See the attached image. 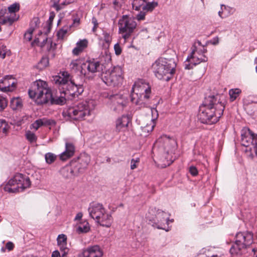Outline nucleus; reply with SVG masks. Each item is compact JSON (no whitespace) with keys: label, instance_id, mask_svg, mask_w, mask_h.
I'll return each mask as SVG.
<instances>
[{"label":"nucleus","instance_id":"3","mask_svg":"<svg viewBox=\"0 0 257 257\" xmlns=\"http://www.w3.org/2000/svg\"><path fill=\"white\" fill-rule=\"evenodd\" d=\"M176 63L173 59L161 58L153 64L152 67L155 76L159 79L169 81L175 72Z\"/></svg>","mask_w":257,"mask_h":257},{"label":"nucleus","instance_id":"1","mask_svg":"<svg viewBox=\"0 0 257 257\" xmlns=\"http://www.w3.org/2000/svg\"><path fill=\"white\" fill-rule=\"evenodd\" d=\"M219 97V95L208 96L205 103L200 107L198 117L202 123H216L222 115L224 105L218 99Z\"/></svg>","mask_w":257,"mask_h":257},{"label":"nucleus","instance_id":"46","mask_svg":"<svg viewBox=\"0 0 257 257\" xmlns=\"http://www.w3.org/2000/svg\"><path fill=\"white\" fill-rule=\"evenodd\" d=\"M115 53L116 55H119L121 53V48L118 43H116L114 46Z\"/></svg>","mask_w":257,"mask_h":257},{"label":"nucleus","instance_id":"29","mask_svg":"<svg viewBox=\"0 0 257 257\" xmlns=\"http://www.w3.org/2000/svg\"><path fill=\"white\" fill-rule=\"evenodd\" d=\"M84 59H78L72 60L70 64V68L75 72H79L81 74L82 65Z\"/></svg>","mask_w":257,"mask_h":257},{"label":"nucleus","instance_id":"35","mask_svg":"<svg viewBox=\"0 0 257 257\" xmlns=\"http://www.w3.org/2000/svg\"><path fill=\"white\" fill-rule=\"evenodd\" d=\"M48 64V59L47 58H42L38 64L35 66V67L39 70H42L46 68Z\"/></svg>","mask_w":257,"mask_h":257},{"label":"nucleus","instance_id":"34","mask_svg":"<svg viewBox=\"0 0 257 257\" xmlns=\"http://www.w3.org/2000/svg\"><path fill=\"white\" fill-rule=\"evenodd\" d=\"M90 229L89 223L84 221L81 223L77 227L76 231L79 233L87 232Z\"/></svg>","mask_w":257,"mask_h":257},{"label":"nucleus","instance_id":"23","mask_svg":"<svg viewBox=\"0 0 257 257\" xmlns=\"http://www.w3.org/2000/svg\"><path fill=\"white\" fill-rule=\"evenodd\" d=\"M56 122L53 119H49L46 118L39 119L35 120L31 125V129L34 130L35 131L42 126H48V125H55Z\"/></svg>","mask_w":257,"mask_h":257},{"label":"nucleus","instance_id":"4","mask_svg":"<svg viewBox=\"0 0 257 257\" xmlns=\"http://www.w3.org/2000/svg\"><path fill=\"white\" fill-rule=\"evenodd\" d=\"M29 94L40 104L48 103V100L51 98V91L47 83L41 80H37L33 83Z\"/></svg>","mask_w":257,"mask_h":257},{"label":"nucleus","instance_id":"9","mask_svg":"<svg viewBox=\"0 0 257 257\" xmlns=\"http://www.w3.org/2000/svg\"><path fill=\"white\" fill-rule=\"evenodd\" d=\"M31 185L29 177L18 173L11 179L5 186L4 189L9 193L22 192Z\"/></svg>","mask_w":257,"mask_h":257},{"label":"nucleus","instance_id":"55","mask_svg":"<svg viewBox=\"0 0 257 257\" xmlns=\"http://www.w3.org/2000/svg\"><path fill=\"white\" fill-rule=\"evenodd\" d=\"M68 3H66V2H63L62 3H61L60 4H59V6H62V9H63L65 6L67 5Z\"/></svg>","mask_w":257,"mask_h":257},{"label":"nucleus","instance_id":"59","mask_svg":"<svg viewBox=\"0 0 257 257\" xmlns=\"http://www.w3.org/2000/svg\"><path fill=\"white\" fill-rule=\"evenodd\" d=\"M118 0H114V4H116L118 3Z\"/></svg>","mask_w":257,"mask_h":257},{"label":"nucleus","instance_id":"58","mask_svg":"<svg viewBox=\"0 0 257 257\" xmlns=\"http://www.w3.org/2000/svg\"><path fill=\"white\" fill-rule=\"evenodd\" d=\"M249 157L251 158V159H252L253 157V155L252 154H250L249 155Z\"/></svg>","mask_w":257,"mask_h":257},{"label":"nucleus","instance_id":"17","mask_svg":"<svg viewBox=\"0 0 257 257\" xmlns=\"http://www.w3.org/2000/svg\"><path fill=\"white\" fill-rule=\"evenodd\" d=\"M235 240L239 242L240 247L244 248L249 246L253 242V235L249 232H238L236 234Z\"/></svg>","mask_w":257,"mask_h":257},{"label":"nucleus","instance_id":"44","mask_svg":"<svg viewBox=\"0 0 257 257\" xmlns=\"http://www.w3.org/2000/svg\"><path fill=\"white\" fill-rule=\"evenodd\" d=\"M60 0H51L52 4V7L54 8L57 11H59L62 9V6L59 5Z\"/></svg>","mask_w":257,"mask_h":257},{"label":"nucleus","instance_id":"24","mask_svg":"<svg viewBox=\"0 0 257 257\" xmlns=\"http://www.w3.org/2000/svg\"><path fill=\"white\" fill-rule=\"evenodd\" d=\"M75 152V147L70 143H66L65 144V151L60 155L61 160L65 161L73 156Z\"/></svg>","mask_w":257,"mask_h":257},{"label":"nucleus","instance_id":"12","mask_svg":"<svg viewBox=\"0 0 257 257\" xmlns=\"http://www.w3.org/2000/svg\"><path fill=\"white\" fill-rule=\"evenodd\" d=\"M103 81L107 85L117 86L123 81L122 70L120 67H114L108 70L102 75Z\"/></svg>","mask_w":257,"mask_h":257},{"label":"nucleus","instance_id":"40","mask_svg":"<svg viewBox=\"0 0 257 257\" xmlns=\"http://www.w3.org/2000/svg\"><path fill=\"white\" fill-rule=\"evenodd\" d=\"M45 158L46 163L51 164L56 159V155L52 153H48L45 154Z\"/></svg>","mask_w":257,"mask_h":257},{"label":"nucleus","instance_id":"25","mask_svg":"<svg viewBox=\"0 0 257 257\" xmlns=\"http://www.w3.org/2000/svg\"><path fill=\"white\" fill-rule=\"evenodd\" d=\"M88 42L87 39L80 40L77 42L76 47L72 50L74 55H78L81 53L88 46Z\"/></svg>","mask_w":257,"mask_h":257},{"label":"nucleus","instance_id":"8","mask_svg":"<svg viewBox=\"0 0 257 257\" xmlns=\"http://www.w3.org/2000/svg\"><path fill=\"white\" fill-rule=\"evenodd\" d=\"M177 144L175 140L166 135L161 136L154 144L155 147H158L160 151L164 152L168 156L165 158L167 160V163L165 165H170L172 162V154L175 150Z\"/></svg>","mask_w":257,"mask_h":257},{"label":"nucleus","instance_id":"41","mask_svg":"<svg viewBox=\"0 0 257 257\" xmlns=\"http://www.w3.org/2000/svg\"><path fill=\"white\" fill-rule=\"evenodd\" d=\"M26 137L27 139L31 143H35L37 141V138L35 134L30 131H28L26 133Z\"/></svg>","mask_w":257,"mask_h":257},{"label":"nucleus","instance_id":"37","mask_svg":"<svg viewBox=\"0 0 257 257\" xmlns=\"http://www.w3.org/2000/svg\"><path fill=\"white\" fill-rule=\"evenodd\" d=\"M11 52L10 49L5 45L0 44V57L4 59L7 56H10Z\"/></svg>","mask_w":257,"mask_h":257},{"label":"nucleus","instance_id":"54","mask_svg":"<svg viewBox=\"0 0 257 257\" xmlns=\"http://www.w3.org/2000/svg\"><path fill=\"white\" fill-rule=\"evenodd\" d=\"M195 257H208L206 254L204 253H199Z\"/></svg>","mask_w":257,"mask_h":257},{"label":"nucleus","instance_id":"28","mask_svg":"<svg viewBox=\"0 0 257 257\" xmlns=\"http://www.w3.org/2000/svg\"><path fill=\"white\" fill-rule=\"evenodd\" d=\"M66 98H69L67 95H65L64 94L63 91H61V95L60 96L53 97L51 93V98L48 100V102H50L51 104L62 105L65 102Z\"/></svg>","mask_w":257,"mask_h":257},{"label":"nucleus","instance_id":"60","mask_svg":"<svg viewBox=\"0 0 257 257\" xmlns=\"http://www.w3.org/2000/svg\"><path fill=\"white\" fill-rule=\"evenodd\" d=\"M254 63L257 64V58H255L254 59Z\"/></svg>","mask_w":257,"mask_h":257},{"label":"nucleus","instance_id":"38","mask_svg":"<svg viewBox=\"0 0 257 257\" xmlns=\"http://www.w3.org/2000/svg\"><path fill=\"white\" fill-rule=\"evenodd\" d=\"M241 92V90L239 88H234L229 90V95L230 100L233 101L235 100Z\"/></svg>","mask_w":257,"mask_h":257},{"label":"nucleus","instance_id":"27","mask_svg":"<svg viewBox=\"0 0 257 257\" xmlns=\"http://www.w3.org/2000/svg\"><path fill=\"white\" fill-rule=\"evenodd\" d=\"M60 172L61 175L65 179H71L75 176L73 169L70 165L64 166L61 168Z\"/></svg>","mask_w":257,"mask_h":257},{"label":"nucleus","instance_id":"31","mask_svg":"<svg viewBox=\"0 0 257 257\" xmlns=\"http://www.w3.org/2000/svg\"><path fill=\"white\" fill-rule=\"evenodd\" d=\"M10 128L9 124L4 120L0 119V136H5Z\"/></svg>","mask_w":257,"mask_h":257},{"label":"nucleus","instance_id":"16","mask_svg":"<svg viewBox=\"0 0 257 257\" xmlns=\"http://www.w3.org/2000/svg\"><path fill=\"white\" fill-rule=\"evenodd\" d=\"M128 103L126 97L120 94L110 96L108 104L112 110L117 112H121Z\"/></svg>","mask_w":257,"mask_h":257},{"label":"nucleus","instance_id":"20","mask_svg":"<svg viewBox=\"0 0 257 257\" xmlns=\"http://www.w3.org/2000/svg\"><path fill=\"white\" fill-rule=\"evenodd\" d=\"M129 117L122 115L118 118L115 122V130L117 132H125L127 130V127L130 122Z\"/></svg>","mask_w":257,"mask_h":257},{"label":"nucleus","instance_id":"43","mask_svg":"<svg viewBox=\"0 0 257 257\" xmlns=\"http://www.w3.org/2000/svg\"><path fill=\"white\" fill-rule=\"evenodd\" d=\"M8 101L6 98L0 95V110L4 109L7 106Z\"/></svg>","mask_w":257,"mask_h":257},{"label":"nucleus","instance_id":"61","mask_svg":"<svg viewBox=\"0 0 257 257\" xmlns=\"http://www.w3.org/2000/svg\"><path fill=\"white\" fill-rule=\"evenodd\" d=\"M110 161V158H108L107 159V162H109Z\"/></svg>","mask_w":257,"mask_h":257},{"label":"nucleus","instance_id":"18","mask_svg":"<svg viewBox=\"0 0 257 257\" xmlns=\"http://www.w3.org/2000/svg\"><path fill=\"white\" fill-rule=\"evenodd\" d=\"M16 86V81L12 76H6L0 80V90L2 91H12Z\"/></svg>","mask_w":257,"mask_h":257},{"label":"nucleus","instance_id":"26","mask_svg":"<svg viewBox=\"0 0 257 257\" xmlns=\"http://www.w3.org/2000/svg\"><path fill=\"white\" fill-rule=\"evenodd\" d=\"M80 24V19L76 18L73 20V24L69 26V27H64L57 32V36L59 39H63L64 36L68 32V29L71 28H76Z\"/></svg>","mask_w":257,"mask_h":257},{"label":"nucleus","instance_id":"32","mask_svg":"<svg viewBox=\"0 0 257 257\" xmlns=\"http://www.w3.org/2000/svg\"><path fill=\"white\" fill-rule=\"evenodd\" d=\"M158 5V4L157 2H148V1L144 5L142 6L141 9L146 12H152Z\"/></svg>","mask_w":257,"mask_h":257},{"label":"nucleus","instance_id":"13","mask_svg":"<svg viewBox=\"0 0 257 257\" xmlns=\"http://www.w3.org/2000/svg\"><path fill=\"white\" fill-rule=\"evenodd\" d=\"M207 52L206 49L202 47L192 50L191 55L188 56L184 64L186 69H192L194 66L202 62H207L208 58L205 55Z\"/></svg>","mask_w":257,"mask_h":257},{"label":"nucleus","instance_id":"6","mask_svg":"<svg viewBox=\"0 0 257 257\" xmlns=\"http://www.w3.org/2000/svg\"><path fill=\"white\" fill-rule=\"evenodd\" d=\"M151 86L147 82L141 80L136 82L132 88V101L137 105L145 103L150 98Z\"/></svg>","mask_w":257,"mask_h":257},{"label":"nucleus","instance_id":"15","mask_svg":"<svg viewBox=\"0 0 257 257\" xmlns=\"http://www.w3.org/2000/svg\"><path fill=\"white\" fill-rule=\"evenodd\" d=\"M102 65L99 62L93 60H84L81 75L86 77H90L92 75L102 70Z\"/></svg>","mask_w":257,"mask_h":257},{"label":"nucleus","instance_id":"19","mask_svg":"<svg viewBox=\"0 0 257 257\" xmlns=\"http://www.w3.org/2000/svg\"><path fill=\"white\" fill-rule=\"evenodd\" d=\"M103 251L97 245L87 247L82 252V257H102Z\"/></svg>","mask_w":257,"mask_h":257},{"label":"nucleus","instance_id":"14","mask_svg":"<svg viewBox=\"0 0 257 257\" xmlns=\"http://www.w3.org/2000/svg\"><path fill=\"white\" fill-rule=\"evenodd\" d=\"M150 111L152 114V118L148 117H144L140 121L141 128L142 131V135L147 136L151 132L155 126V120L158 118V111L155 108H151Z\"/></svg>","mask_w":257,"mask_h":257},{"label":"nucleus","instance_id":"48","mask_svg":"<svg viewBox=\"0 0 257 257\" xmlns=\"http://www.w3.org/2000/svg\"><path fill=\"white\" fill-rule=\"evenodd\" d=\"M66 256L67 255H65L64 257H66ZM51 257H63V252H62V254L61 255L59 251L55 250L52 252Z\"/></svg>","mask_w":257,"mask_h":257},{"label":"nucleus","instance_id":"11","mask_svg":"<svg viewBox=\"0 0 257 257\" xmlns=\"http://www.w3.org/2000/svg\"><path fill=\"white\" fill-rule=\"evenodd\" d=\"M118 32L125 40L128 39L137 27L135 20L127 15H123L118 21Z\"/></svg>","mask_w":257,"mask_h":257},{"label":"nucleus","instance_id":"36","mask_svg":"<svg viewBox=\"0 0 257 257\" xmlns=\"http://www.w3.org/2000/svg\"><path fill=\"white\" fill-rule=\"evenodd\" d=\"M149 0H133L132 7L133 9L136 11H140L142 6L144 5Z\"/></svg>","mask_w":257,"mask_h":257},{"label":"nucleus","instance_id":"7","mask_svg":"<svg viewBox=\"0 0 257 257\" xmlns=\"http://www.w3.org/2000/svg\"><path fill=\"white\" fill-rule=\"evenodd\" d=\"M90 103L88 101H83L78 104L68 108L63 112V115L68 119L74 120H82L86 116L90 114L91 108Z\"/></svg>","mask_w":257,"mask_h":257},{"label":"nucleus","instance_id":"47","mask_svg":"<svg viewBox=\"0 0 257 257\" xmlns=\"http://www.w3.org/2000/svg\"><path fill=\"white\" fill-rule=\"evenodd\" d=\"M146 12L145 11L141 12L139 14H138L136 18L138 21H142L144 20L145 19V16H146Z\"/></svg>","mask_w":257,"mask_h":257},{"label":"nucleus","instance_id":"52","mask_svg":"<svg viewBox=\"0 0 257 257\" xmlns=\"http://www.w3.org/2000/svg\"><path fill=\"white\" fill-rule=\"evenodd\" d=\"M32 32H29L25 34V38L28 41H31L32 39Z\"/></svg>","mask_w":257,"mask_h":257},{"label":"nucleus","instance_id":"33","mask_svg":"<svg viewBox=\"0 0 257 257\" xmlns=\"http://www.w3.org/2000/svg\"><path fill=\"white\" fill-rule=\"evenodd\" d=\"M10 105L14 110L21 108L22 106V100L19 97L13 98L11 100Z\"/></svg>","mask_w":257,"mask_h":257},{"label":"nucleus","instance_id":"22","mask_svg":"<svg viewBox=\"0 0 257 257\" xmlns=\"http://www.w3.org/2000/svg\"><path fill=\"white\" fill-rule=\"evenodd\" d=\"M67 236L64 234H59L57 238V245L59 247V249L63 252V256L67 255L69 249L67 247Z\"/></svg>","mask_w":257,"mask_h":257},{"label":"nucleus","instance_id":"10","mask_svg":"<svg viewBox=\"0 0 257 257\" xmlns=\"http://www.w3.org/2000/svg\"><path fill=\"white\" fill-rule=\"evenodd\" d=\"M146 217L149 221L154 222L158 228L169 231V216L167 213L155 208H152L149 210Z\"/></svg>","mask_w":257,"mask_h":257},{"label":"nucleus","instance_id":"21","mask_svg":"<svg viewBox=\"0 0 257 257\" xmlns=\"http://www.w3.org/2000/svg\"><path fill=\"white\" fill-rule=\"evenodd\" d=\"M20 9V5L18 3H15L11 5L8 7L9 13L11 14V16L7 17V19L3 21V24H6L9 22L10 24H12L14 21H16L18 18L16 17L15 13L19 11Z\"/></svg>","mask_w":257,"mask_h":257},{"label":"nucleus","instance_id":"56","mask_svg":"<svg viewBox=\"0 0 257 257\" xmlns=\"http://www.w3.org/2000/svg\"><path fill=\"white\" fill-rule=\"evenodd\" d=\"M48 43H49H49L50 44L51 48H52L53 45H54V46H55V44H53V43H52V42L50 40H48Z\"/></svg>","mask_w":257,"mask_h":257},{"label":"nucleus","instance_id":"2","mask_svg":"<svg viewBox=\"0 0 257 257\" xmlns=\"http://www.w3.org/2000/svg\"><path fill=\"white\" fill-rule=\"evenodd\" d=\"M53 80L56 84L60 85L59 89H62L64 94L68 97L69 96H78L83 91L82 85L76 83L74 79L72 80L67 72H63L61 75L55 76Z\"/></svg>","mask_w":257,"mask_h":257},{"label":"nucleus","instance_id":"57","mask_svg":"<svg viewBox=\"0 0 257 257\" xmlns=\"http://www.w3.org/2000/svg\"><path fill=\"white\" fill-rule=\"evenodd\" d=\"M222 11H220L218 12V15L220 18H223L222 16Z\"/></svg>","mask_w":257,"mask_h":257},{"label":"nucleus","instance_id":"51","mask_svg":"<svg viewBox=\"0 0 257 257\" xmlns=\"http://www.w3.org/2000/svg\"><path fill=\"white\" fill-rule=\"evenodd\" d=\"M6 247L9 250H11L13 249L14 245L13 242L9 241L7 243Z\"/></svg>","mask_w":257,"mask_h":257},{"label":"nucleus","instance_id":"42","mask_svg":"<svg viewBox=\"0 0 257 257\" xmlns=\"http://www.w3.org/2000/svg\"><path fill=\"white\" fill-rule=\"evenodd\" d=\"M103 35L104 37V40L107 45L106 46L108 47L112 40L111 36L110 35L109 33L107 32H104L103 33Z\"/></svg>","mask_w":257,"mask_h":257},{"label":"nucleus","instance_id":"50","mask_svg":"<svg viewBox=\"0 0 257 257\" xmlns=\"http://www.w3.org/2000/svg\"><path fill=\"white\" fill-rule=\"evenodd\" d=\"M190 172L193 176H196L198 174V171L197 169L194 166L190 167Z\"/></svg>","mask_w":257,"mask_h":257},{"label":"nucleus","instance_id":"45","mask_svg":"<svg viewBox=\"0 0 257 257\" xmlns=\"http://www.w3.org/2000/svg\"><path fill=\"white\" fill-rule=\"evenodd\" d=\"M139 162V159L137 158L136 160L133 159L131 163V169L134 170L137 167L138 164Z\"/></svg>","mask_w":257,"mask_h":257},{"label":"nucleus","instance_id":"39","mask_svg":"<svg viewBox=\"0 0 257 257\" xmlns=\"http://www.w3.org/2000/svg\"><path fill=\"white\" fill-rule=\"evenodd\" d=\"M240 245L239 242H237L235 240L234 244H233L231 247L230 249V252L232 254H237L239 253L240 250L244 247H240Z\"/></svg>","mask_w":257,"mask_h":257},{"label":"nucleus","instance_id":"49","mask_svg":"<svg viewBox=\"0 0 257 257\" xmlns=\"http://www.w3.org/2000/svg\"><path fill=\"white\" fill-rule=\"evenodd\" d=\"M92 23L94 25L93 28L92 29V30H93V32H95L96 31V29H97V28L98 27V25L97 19L95 18H94V17L92 18Z\"/></svg>","mask_w":257,"mask_h":257},{"label":"nucleus","instance_id":"63","mask_svg":"<svg viewBox=\"0 0 257 257\" xmlns=\"http://www.w3.org/2000/svg\"><path fill=\"white\" fill-rule=\"evenodd\" d=\"M206 68L204 67L203 70V72H204L206 71Z\"/></svg>","mask_w":257,"mask_h":257},{"label":"nucleus","instance_id":"30","mask_svg":"<svg viewBox=\"0 0 257 257\" xmlns=\"http://www.w3.org/2000/svg\"><path fill=\"white\" fill-rule=\"evenodd\" d=\"M90 161V157L86 154L81 155L79 158V163L81 165V167L79 168V171L81 172L82 170L86 169L89 164Z\"/></svg>","mask_w":257,"mask_h":257},{"label":"nucleus","instance_id":"64","mask_svg":"<svg viewBox=\"0 0 257 257\" xmlns=\"http://www.w3.org/2000/svg\"><path fill=\"white\" fill-rule=\"evenodd\" d=\"M255 71H256V72H257V65H256V67H255Z\"/></svg>","mask_w":257,"mask_h":257},{"label":"nucleus","instance_id":"62","mask_svg":"<svg viewBox=\"0 0 257 257\" xmlns=\"http://www.w3.org/2000/svg\"><path fill=\"white\" fill-rule=\"evenodd\" d=\"M223 7H224V8H225V6L224 5H222L221 6V9H222V8H223Z\"/></svg>","mask_w":257,"mask_h":257},{"label":"nucleus","instance_id":"53","mask_svg":"<svg viewBox=\"0 0 257 257\" xmlns=\"http://www.w3.org/2000/svg\"><path fill=\"white\" fill-rule=\"evenodd\" d=\"M82 217V213L81 212H79L78 213L75 217V220H80Z\"/></svg>","mask_w":257,"mask_h":257},{"label":"nucleus","instance_id":"5","mask_svg":"<svg viewBox=\"0 0 257 257\" xmlns=\"http://www.w3.org/2000/svg\"><path fill=\"white\" fill-rule=\"evenodd\" d=\"M88 211L90 216L101 225L107 227L111 226L113 221L112 217L106 211L102 204L92 203L90 204Z\"/></svg>","mask_w":257,"mask_h":257}]
</instances>
